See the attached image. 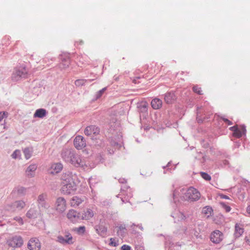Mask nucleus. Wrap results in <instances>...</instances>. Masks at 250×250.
Segmentation results:
<instances>
[{
  "label": "nucleus",
  "instance_id": "nucleus-25",
  "mask_svg": "<svg viewBox=\"0 0 250 250\" xmlns=\"http://www.w3.org/2000/svg\"><path fill=\"white\" fill-rule=\"evenodd\" d=\"M38 214V211L35 208H31L27 211L26 216L29 218H34L37 217Z\"/></svg>",
  "mask_w": 250,
  "mask_h": 250
},
{
  "label": "nucleus",
  "instance_id": "nucleus-29",
  "mask_svg": "<svg viewBox=\"0 0 250 250\" xmlns=\"http://www.w3.org/2000/svg\"><path fill=\"white\" fill-rule=\"evenodd\" d=\"M86 80L83 79L77 80L75 82V84L77 86H81L83 85L86 83Z\"/></svg>",
  "mask_w": 250,
  "mask_h": 250
},
{
  "label": "nucleus",
  "instance_id": "nucleus-42",
  "mask_svg": "<svg viewBox=\"0 0 250 250\" xmlns=\"http://www.w3.org/2000/svg\"><path fill=\"white\" fill-rule=\"evenodd\" d=\"M136 250H145L144 248L142 246H137L136 248Z\"/></svg>",
  "mask_w": 250,
  "mask_h": 250
},
{
  "label": "nucleus",
  "instance_id": "nucleus-2",
  "mask_svg": "<svg viewBox=\"0 0 250 250\" xmlns=\"http://www.w3.org/2000/svg\"><path fill=\"white\" fill-rule=\"evenodd\" d=\"M61 191L64 194H69L74 192L76 189V185L72 176L65 174L62 176Z\"/></svg>",
  "mask_w": 250,
  "mask_h": 250
},
{
  "label": "nucleus",
  "instance_id": "nucleus-27",
  "mask_svg": "<svg viewBox=\"0 0 250 250\" xmlns=\"http://www.w3.org/2000/svg\"><path fill=\"white\" fill-rule=\"evenodd\" d=\"M32 150L28 148H25L23 153L26 159H29L32 155Z\"/></svg>",
  "mask_w": 250,
  "mask_h": 250
},
{
  "label": "nucleus",
  "instance_id": "nucleus-41",
  "mask_svg": "<svg viewBox=\"0 0 250 250\" xmlns=\"http://www.w3.org/2000/svg\"><path fill=\"white\" fill-rule=\"evenodd\" d=\"M239 128L237 125L231 126L229 128V129L233 131V132H235L237 131V130Z\"/></svg>",
  "mask_w": 250,
  "mask_h": 250
},
{
  "label": "nucleus",
  "instance_id": "nucleus-37",
  "mask_svg": "<svg viewBox=\"0 0 250 250\" xmlns=\"http://www.w3.org/2000/svg\"><path fill=\"white\" fill-rule=\"evenodd\" d=\"M14 220L17 221L20 225H22L23 224V221L22 219L20 217H16Z\"/></svg>",
  "mask_w": 250,
  "mask_h": 250
},
{
  "label": "nucleus",
  "instance_id": "nucleus-34",
  "mask_svg": "<svg viewBox=\"0 0 250 250\" xmlns=\"http://www.w3.org/2000/svg\"><path fill=\"white\" fill-rule=\"evenodd\" d=\"M75 230L79 234H83L85 231V228L84 226H81L76 228Z\"/></svg>",
  "mask_w": 250,
  "mask_h": 250
},
{
  "label": "nucleus",
  "instance_id": "nucleus-9",
  "mask_svg": "<svg viewBox=\"0 0 250 250\" xmlns=\"http://www.w3.org/2000/svg\"><path fill=\"white\" fill-rule=\"evenodd\" d=\"M57 241L63 245H71L74 243L72 236L69 232L65 233L64 236L62 235L58 236Z\"/></svg>",
  "mask_w": 250,
  "mask_h": 250
},
{
  "label": "nucleus",
  "instance_id": "nucleus-16",
  "mask_svg": "<svg viewBox=\"0 0 250 250\" xmlns=\"http://www.w3.org/2000/svg\"><path fill=\"white\" fill-rule=\"evenodd\" d=\"M61 57V59L62 62L60 64V67L62 69L68 67L70 64V60L69 57L66 55H62Z\"/></svg>",
  "mask_w": 250,
  "mask_h": 250
},
{
  "label": "nucleus",
  "instance_id": "nucleus-38",
  "mask_svg": "<svg viewBox=\"0 0 250 250\" xmlns=\"http://www.w3.org/2000/svg\"><path fill=\"white\" fill-rule=\"evenodd\" d=\"M131 247H130L128 245H124L121 247V250H131Z\"/></svg>",
  "mask_w": 250,
  "mask_h": 250
},
{
  "label": "nucleus",
  "instance_id": "nucleus-7",
  "mask_svg": "<svg viewBox=\"0 0 250 250\" xmlns=\"http://www.w3.org/2000/svg\"><path fill=\"white\" fill-rule=\"evenodd\" d=\"M29 76L28 70L25 66H20L13 74V79L18 80V78H26Z\"/></svg>",
  "mask_w": 250,
  "mask_h": 250
},
{
  "label": "nucleus",
  "instance_id": "nucleus-11",
  "mask_svg": "<svg viewBox=\"0 0 250 250\" xmlns=\"http://www.w3.org/2000/svg\"><path fill=\"white\" fill-rule=\"evenodd\" d=\"M223 234L220 231L216 230L211 233L210 239L212 242L218 244L223 240Z\"/></svg>",
  "mask_w": 250,
  "mask_h": 250
},
{
  "label": "nucleus",
  "instance_id": "nucleus-28",
  "mask_svg": "<svg viewBox=\"0 0 250 250\" xmlns=\"http://www.w3.org/2000/svg\"><path fill=\"white\" fill-rule=\"evenodd\" d=\"M15 191H16L19 195H21L25 193L26 189L22 187H18L15 189Z\"/></svg>",
  "mask_w": 250,
  "mask_h": 250
},
{
  "label": "nucleus",
  "instance_id": "nucleus-6",
  "mask_svg": "<svg viewBox=\"0 0 250 250\" xmlns=\"http://www.w3.org/2000/svg\"><path fill=\"white\" fill-rule=\"evenodd\" d=\"M67 219L71 223L75 224L79 222L81 219V213L74 209H69L66 214Z\"/></svg>",
  "mask_w": 250,
  "mask_h": 250
},
{
  "label": "nucleus",
  "instance_id": "nucleus-17",
  "mask_svg": "<svg viewBox=\"0 0 250 250\" xmlns=\"http://www.w3.org/2000/svg\"><path fill=\"white\" fill-rule=\"evenodd\" d=\"M243 225L241 223H236L235 226L234 235L236 237H239L244 233Z\"/></svg>",
  "mask_w": 250,
  "mask_h": 250
},
{
  "label": "nucleus",
  "instance_id": "nucleus-31",
  "mask_svg": "<svg viewBox=\"0 0 250 250\" xmlns=\"http://www.w3.org/2000/svg\"><path fill=\"white\" fill-rule=\"evenodd\" d=\"M201 177L206 181H210L211 180V176L207 173L201 172L200 173Z\"/></svg>",
  "mask_w": 250,
  "mask_h": 250
},
{
  "label": "nucleus",
  "instance_id": "nucleus-35",
  "mask_svg": "<svg viewBox=\"0 0 250 250\" xmlns=\"http://www.w3.org/2000/svg\"><path fill=\"white\" fill-rule=\"evenodd\" d=\"M21 156V152L19 150H16L12 154L11 156L13 159H17Z\"/></svg>",
  "mask_w": 250,
  "mask_h": 250
},
{
  "label": "nucleus",
  "instance_id": "nucleus-14",
  "mask_svg": "<svg viewBox=\"0 0 250 250\" xmlns=\"http://www.w3.org/2000/svg\"><path fill=\"white\" fill-rule=\"evenodd\" d=\"M94 215V211L91 208H87L86 210H83L82 214H81V220H90Z\"/></svg>",
  "mask_w": 250,
  "mask_h": 250
},
{
  "label": "nucleus",
  "instance_id": "nucleus-36",
  "mask_svg": "<svg viewBox=\"0 0 250 250\" xmlns=\"http://www.w3.org/2000/svg\"><path fill=\"white\" fill-rule=\"evenodd\" d=\"M8 113L7 112H0V121H1L4 117L8 116Z\"/></svg>",
  "mask_w": 250,
  "mask_h": 250
},
{
  "label": "nucleus",
  "instance_id": "nucleus-10",
  "mask_svg": "<svg viewBox=\"0 0 250 250\" xmlns=\"http://www.w3.org/2000/svg\"><path fill=\"white\" fill-rule=\"evenodd\" d=\"M27 248L29 250H40L41 244L37 238H32L28 242Z\"/></svg>",
  "mask_w": 250,
  "mask_h": 250
},
{
  "label": "nucleus",
  "instance_id": "nucleus-23",
  "mask_svg": "<svg viewBox=\"0 0 250 250\" xmlns=\"http://www.w3.org/2000/svg\"><path fill=\"white\" fill-rule=\"evenodd\" d=\"M213 209L211 207L209 206H206L203 208L202 209V213L207 218H208L211 216L212 214Z\"/></svg>",
  "mask_w": 250,
  "mask_h": 250
},
{
  "label": "nucleus",
  "instance_id": "nucleus-1",
  "mask_svg": "<svg viewBox=\"0 0 250 250\" xmlns=\"http://www.w3.org/2000/svg\"><path fill=\"white\" fill-rule=\"evenodd\" d=\"M63 159L67 162L70 163L74 166L84 168L86 167L85 162L81 157L69 150H65L62 153Z\"/></svg>",
  "mask_w": 250,
  "mask_h": 250
},
{
  "label": "nucleus",
  "instance_id": "nucleus-4",
  "mask_svg": "<svg viewBox=\"0 0 250 250\" xmlns=\"http://www.w3.org/2000/svg\"><path fill=\"white\" fill-rule=\"evenodd\" d=\"M6 244L10 247L20 248L23 244V240L21 236L15 235L9 237L6 241Z\"/></svg>",
  "mask_w": 250,
  "mask_h": 250
},
{
  "label": "nucleus",
  "instance_id": "nucleus-8",
  "mask_svg": "<svg viewBox=\"0 0 250 250\" xmlns=\"http://www.w3.org/2000/svg\"><path fill=\"white\" fill-rule=\"evenodd\" d=\"M25 202L22 200L16 201L7 207V209L11 211H19L24 208Z\"/></svg>",
  "mask_w": 250,
  "mask_h": 250
},
{
  "label": "nucleus",
  "instance_id": "nucleus-19",
  "mask_svg": "<svg viewBox=\"0 0 250 250\" xmlns=\"http://www.w3.org/2000/svg\"><path fill=\"white\" fill-rule=\"evenodd\" d=\"M164 99L167 103L171 104L176 100V97L174 93L169 92L165 94Z\"/></svg>",
  "mask_w": 250,
  "mask_h": 250
},
{
  "label": "nucleus",
  "instance_id": "nucleus-44",
  "mask_svg": "<svg viewBox=\"0 0 250 250\" xmlns=\"http://www.w3.org/2000/svg\"><path fill=\"white\" fill-rule=\"evenodd\" d=\"M221 198H223V199H229V197L228 196H227V195H222L221 196Z\"/></svg>",
  "mask_w": 250,
  "mask_h": 250
},
{
  "label": "nucleus",
  "instance_id": "nucleus-13",
  "mask_svg": "<svg viewBox=\"0 0 250 250\" xmlns=\"http://www.w3.org/2000/svg\"><path fill=\"white\" fill-rule=\"evenodd\" d=\"M74 145L77 149H81L86 146L85 140L81 136H77L74 140Z\"/></svg>",
  "mask_w": 250,
  "mask_h": 250
},
{
  "label": "nucleus",
  "instance_id": "nucleus-15",
  "mask_svg": "<svg viewBox=\"0 0 250 250\" xmlns=\"http://www.w3.org/2000/svg\"><path fill=\"white\" fill-rule=\"evenodd\" d=\"M62 169V165L61 163H55L51 165L49 168V172L51 174H55L60 172Z\"/></svg>",
  "mask_w": 250,
  "mask_h": 250
},
{
  "label": "nucleus",
  "instance_id": "nucleus-21",
  "mask_svg": "<svg viewBox=\"0 0 250 250\" xmlns=\"http://www.w3.org/2000/svg\"><path fill=\"white\" fill-rule=\"evenodd\" d=\"M151 105L154 109H159L162 106V101L159 99L155 98L152 100Z\"/></svg>",
  "mask_w": 250,
  "mask_h": 250
},
{
  "label": "nucleus",
  "instance_id": "nucleus-33",
  "mask_svg": "<svg viewBox=\"0 0 250 250\" xmlns=\"http://www.w3.org/2000/svg\"><path fill=\"white\" fill-rule=\"evenodd\" d=\"M220 205L221 207L225 210L227 212H229L231 210V208L226 204L225 203L221 202Z\"/></svg>",
  "mask_w": 250,
  "mask_h": 250
},
{
  "label": "nucleus",
  "instance_id": "nucleus-26",
  "mask_svg": "<svg viewBox=\"0 0 250 250\" xmlns=\"http://www.w3.org/2000/svg\"><path fill=\"white\" fill-rule=\"evenodd\" d=\"M47 195L45 194H42L38 196V202L41 205H43L46 199Z\"/></svg>",
  "mask_w": 250,
  "mask_h": 250
},
{
  "label": "nucleus",
  "instance_id": "nucleus-39",
  "mask_svg": "<svg viewBox=\"0 0 250 250\" xmlns=\"http://www.w3.org/2000/svg\"><path fill=\"white\" fill-rule=\"evenodd\" d=\"M106 89V88L104 87V88H103L102 89L100 90L97 93V97H100L102 95L103 93L105 91Z\"/></svg>",
  "mask_w": 250,
  "mask_h": 250
},
{
  "label": "nucleus",
  "instance_id": "nucleus-32",
  "mask_svg": "<svg viewBox=\"0 0 250 250\" xmlns=\"http://www.w3.org/2000/svg\"><path fill=\"white\" fill-rule=\"evenodd\" d=\"M193 91L199 95L203 94L202 90L201 88L198 86L197 85L194 86L192 88Z\"/></svg>",
  "mask_w": 250,
  "mask_h": 250
},
{
  "label": "nucleus",
  "instance_id": "nucleus-3",
  "mask_svg": "<svg viewBox=\"0 0 250 250\" xmlns=\"http://www.w3.org/2000/svg\"><path fill=\"white\" fill-rule=\"evenodd\" d=\"M186 200L190 201L198 200L200 198V192L195 188H188L184 194Z\"/></svg>",
  "mask_w": 250,
  "mask_h": 250
},
{
  "label": "nucleus",
  "instance_id": "nucleus-12",
  "mask_svg": "<svg viewBox=\"0 0 250 250\" xmlns=\"http://www.w3.org/2000/svg\"><path fill=\"white\" fill-rule=\"evenodd\" d=\"M99 133L100 129L95 125L87 126L84 130V133L87 136L95 137L98 135Z\"/></svg>",
  "mask_w": 250,
  "mask_h": 250
},
{
  "label": "nucleus",
  "instance_id": "nucleus-18",
  "mask_svg": "<svg viewBox=\"0 0 250 250\" xmlns=\"http://www.w3.org/2000/svg\"><path fill=\"white\" fill-rule=\"evenodd\" d=\"M84 201V199L78 196H74L70 200V205L73 207H77Z\"/></svg>",
  "mask_w": 250,
  "mask_h": 250
},
{
  "label": "nucleus",
  "instance_id": "nucleus-20",
  "mask_svg": "<svg viewBox=\"0 0 250 250\" xmlns=\"http://www.w3.org/2000/svg\"><path fill=\"white\" fill-rule=\"evenodd\" d=\"M37 166L35 164L30 165L26 170V174L28 177H33L35 170L37 169Z\"/></svg>",
  "mask_w": 250,
  "mask_h": 250
},
{
  "label": "nucleus",
  "instance_id": "nucleus-5",
  "mask_svg": "<svg viewBox=\"0 0 250 250\" xmlns=\"http://www.w3.org/2000/svg\"><path fill=\"white\" fill-rule=\"evenodd\" d=\"M67 204L65 199L63 197L57 199L55 204V209L59 213H63L66 209Z\"/></svg>",
  "mask_w": 250,
  "mask_h": 250
},
{
  "label": "nucleus",
  "instance_id": "nucleus-30",
  "mask_svg": "<svg viewBox=\"0 0 250 250\" xmlns=\"http://www.w3.org/2000/svg\"><path fill=\"white\" fill-rule=\"evenodd\" d=\"M119 240L114 238H111L110 239L109 245L113 247H116L118 245Z\"/></svg>",
  "mask_w": 250,
  "mask_h": 250
},
{
  "label": "nucleus",
  "instance_id": "nucleus-43",
  "mask_svg": "<svg viewBox=\"0 0 250 250\" xmlns=\"http://www.w3.org/2000/svg\"><path fill=\"white\" fill-rule=\"evenodd\" d=\"M247 212L250 215V205L247 208Z\"/></svg>",
  "mask_w": 250,
  "mask_h": 250
},
{
  "label": "nucleus",
  "instance_id": "nucleus-24",
  "mask_svg": "<svg viewBox=\"0 0 250 250\" xmlns=\"http://www.w3.org/2000/svg\"><path fill=\"white\" fill-rule=\"evenodd\" d=\"M46 114V110L44 109L41 108V109H37L35 113L34 114V117L35 118L38 117V118H42L44 117V116H45Z\"/></svg>",
  "mask_w": 250,
  "mask_h": 250
},
{
  "label": "nucleus",
  "instance_id": "nucleus-22",
  "mask_svg": "<svg viewBox=\"0 0 250 250\" xmlns=\"http://www.w3.org/2000/svg\"><path fill=\"white\" fill-rule=\"evenodd\" d=\"M246 131L245 128L243 126H242L239 127L236 131L233 132L232 135L236 138H239L242 137L243 134L245 133Z\"/></svg>",
  "mask_w": 250,
  "mask_h": 250
},
{
  "label": "nucleus",
  "instance_id": "nucleus-40",
  "mask_svg": "<svg viewBox=\"0 0 250 250\" xmlns=\"http://www.w3.org/2000/svg\"><path fill=\"white\" fill-rule=\"evenodd\" d=\"M228 125H231L232 124V122L229 120L228 119L221 117V118Z\"/></svg>",
  "mask_w": 250,
  "mask_h": 250
}]
</instances>
